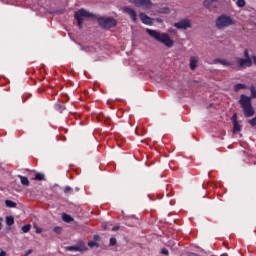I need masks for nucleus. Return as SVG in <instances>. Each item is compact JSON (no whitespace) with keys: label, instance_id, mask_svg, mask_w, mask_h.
Returning a JSON list of instances; mask_svg holds the SVG:
<instances>
[{"label":"nucleus","instance_id":"1","mask_svg":"<svg viewBox=\"0 0 256 256\" xmlns=\"http://www.w3.org/2000/svg\"><path fill=\"white\" fill-rule=\"evenodd\" d=\"M146 33H148V35L151 36L152 39L158 41V43H162V45H165V47H173V39H171L169 34L161 33L157 30H151L149 28L146 29Z\"/></svg>","mask_w":256,"mask_h":256},{"label":"nucleus","instance_id":"15","mask_svg":"<svg viewBox=\"0 0 256 256\" xmlns=\"http://www.w3.org/2000/svg\"><path fill=\"white\" fill-rule=\"evenodd\" d=\"M18 178L20 179L21 185H23L24 187H29L30 185L29 178L22 175H18Z\"/></svg>","mask_w":256,"mask_h":256},{"label":"nucleus","instance_id":"26","mask_svg":"<svg viewBox=\"0 0 256 256\" xmlns=\"http://www.w3.org/2000/svg\"><path fill=\"white\" fill-rule=\"evenodd\" d=\"M93 239L96 240V241H90L88 242V247H95V245H97V234H95L93 236Z\"/></svg>","mask_w":256,"mask_h":256},{"label":"nucleus","instance_id":"18","mask_svg":"<svg viewBox=\"0 0 256 256\" xmlns=\"http://www.w3.org/2000/svg\"><path fill=\"white\" fill-rule=\"evenodd\" d=\"M6 225H8V227H11V225H15V218L13 216H7Z\"/></svg>","mask_w":256,"mask_h":256},{"label":"nucleus","instance_id":"34","mask_svg":"<svg viewBox=\"0 0 256 256\" xmlns=\"http://www.w3.org/2000/svg\"><path fill=\"white\" fill-rule=\"evenodd\" d=\"M120 229V226L119 225H116L112 228V231H119Z\"/></svg>","mask_w":256,"mask_h":256},{"label":"nucleus","instance_id":"3","mask_svg":"<svg viewBox=\"0 0 256 256\" xmlns=\"http://www.w3.org/2000/svg\"><path fill=\"white\" fill-rule=\"evenodd\" d=\"M236 66H233L234 71H241L242 69H247L253 65V60L249 56V50H244V58L236 57Z\"/></svg>","mask_w":256,"mask_h":256},{"label":"nucleus","instance_id":"6","mask_svg":"<svg viewBox=\"0 0 256 256\" xmlns=\"http://www.w3.org/2000/svg\"><path fill=\"white\" fill-rule=\"evenodd\" d=\"M98 24L103 29H113V27H117V20L113 17H99Z\"/></svg>","mask_w":256,"mask_h":256},{"label":"nucleus","instance_id":"24","mask_svg":"<svg viewBox=\"0 0 256 256\" xmlns=\"http://www.w3.org/2000/svg\"><path fill=\"white\" fill-rule=\"evenodd\" d=\"M64 193H65V195H71V194H73V188H71L70 186H66V187L64 188Z\"/></svg>","mask_w":256,"mask_h":256},{"label":"nucleus","instance_id":"29","mask_svg":"<svg viewBox=\"0 0 256 256\" xmlns=\"http://www.w3.org/2000/svg\"><path fill=\"white\" fill-rule=\"evenodd\" d=\"M109 243L111 247H115V245H117V238L111 237Z\"/></svg>","mask_w":256,"mask_h":256},{"label":"nucleus","instance_id":"21","mask_svg":"<svg viewBox=\"0 0 256 256\" xmlns=\"http://www.w3.org/2000/svg\"><path fill=\"white\" fill-rule=\"evenodd\" d=\"M5 205H6V207H9L10 209H13V208L17 207V203H15L11 200H6Z\"/></svg>","mask_w":256,"mask_h":256},{"label":"nucleus","instance_id":"30","mask_svg":"<svg viewBox=\"0 0 256 256\" xmlns=\"http://www.w3.org/2000/svg\"><path fill=\"white\" fill-rule=\"evenodd\" d=\"M66 251H79L77 248V244L75 246L66 247Z\"/></svg>","mask_w":256,"mask_h":256},{"label":"nucleus","instance_id":"43","mask_svg":"<svg viewBox=\"0 0 256 256\" xmlns=\"http://www.w3.org/2000/svg\"><path fill=\"white\" fill-rule=\"evenodd\" d=\"M76 191H79V188H76Z\"/></svg>","mask_w":256,"mask_h":256},{"label":"nucleus","instance_id":"25","mask_svg":"<svg viewBox=\"0 0 256 256\" xmlns=\"http://www.w3.org/2000/svg\"><path fill=\"white\" fill-rule=\"evenodd\" d=\"M22 231L23 233H29V231H31V224H26L22 226Z\"/></svg>","mask_w":256,"mask_h":256},{"label":"nucleus","instance_id":"35","mask_svg":"<svg viewBox=\"0 0 256 256\" xmlns=\"http://www.w3.org/2000/svg\"><path fill=\"white\" fill-rule=\"evenodd\" d=\"M31 253H33V250H28L26 253H25V255L27 256V255H31Z\"/></svg>","mask_w":256,"mask_h":256},{"label":"nucleus","instance_id":"37","mask_svg":"<svg viewBox=\"0 0 256 256\" xmlns=\"http://www.w3.org/2000/svg\"><path fill=\"white\" fill-rule=\"evenodd\" d=\"M156 21H157V23H163V19H161V18H157Z\"/></svg>","mask_w":256,"mask_h":256},{"label":"nucleus","instance_id":"39","mask_svg":"<svg viewBox=\"0 0 256 256\" xmlns=\"http://www.w3.org/2000/svg\"><path fill=\"white\" fill-rule=\"evenodd\" d=\"M36 233H42V230H41L40 228H38V229L36 230Z\"/></svg>","mask_w":256,"mask_h":256},{"label":"nucleus","instance_id":"22","mask_svg":"<svg viewBox=\"0 0 256 256\" xmlns=\"http://www.w3.org/2000/svg\"><path fill=\"white\" fill-rule=\"evenodd\" d=\"M62 219L65 221V223H71V221H73V217L65 213L62 215Z\"/></svg>","mask_w":256,"mask_h":256},{"label":"nucleus","instance_id":"7","mask_svg":"<svg viewBox=\"0 0 256 256\" xmlns=\"http://www.w3.org/2000/svg\"><path fill=\"white\" fill-rule=\"evenodd\" d=\"M135 7H144V9H151L153 2L151 0H129Z\"/></svg>","mask_w":256,"mask_h":256},{"label":"nucleus","instance_id":"16","mask_svg":"<svg viewBox=\"0 0 256 256\" xmlns=\"http://www.w3.org/2000/svg\"><path fill=\"white\" fill-rule=\"evenodd\" d=\"M157 13H160L162 15H169V13H171V9H169V7H167V6L160 7L157 9Z\"/></svg>","mask_w":256,"mask_h":256},{"label":"nucleus","instance_id":"32","mask_svg":"<svg viewBox=\"0 0 256 256\" xmlns=\"http://www.w3.org/2000/svg\"><path fill=\"white\" fill-rule=\"evenodd\" d=\"M213 3V0H204L203 5L204 7H209Z\"/></svg>","mask_w":256,"mask_h":256},{"label":"nucleus","instance_id":"45","mask_svg":"<svg viewBox=\"0 0 256 256\" xmlns=\"http://www.w3.org/2000/svg\"><path fill=\"white\" fill-rule=\"evenodd\" d=\"M97 239H99V236L97 237Z\"/></svg>","mask_w":256,"mask_h":256},{"label":"nucleus","instance_id":"44","mask_svg":"<svg viewBox=\"0 0 256 256\" xmlns=\"http://www.w3.org/2000/svg\"><path fill=\"white\" fill-rule=\"evenodd\" d=\"M0 231H1V222H0Z\"/></svg>","mask_w":256,"mask_h":256},{"label":"nucleus","instance_id":"38","mask_svg":"<svg viewBox=\"0 0 256 256\" xmlns=\"http://www.w3.org/2000/svg\"><path fill=\"white\" fill-rule=\"evenodd\" d=\"M252 61H253L254 65H256V56H252Z\"/></svg>","mask_w":256,"mask_h":256},{"label":"nucleus","instance_id":"36","mask_svg":"<svg viewBox=\"0 0 256 256\" xmlns=\"http://www.w3.org/2000/svg\"><path fill=\"white\" fill-rule=\"evenodd\" d=\"M6 255H7V253H6L5 251L2 250V251L0 252V256H6Z\"/></svg>","mask_w":256,"mask_h":256},{"label":"nucleus","instance_id":"31","mask_svg":"<svg viewBox=\"0 0 256 256\" xmlns=\"http://www.w3.org/2000/svg\"><path fill=\"white\" fill-rule=\"evenodd\" d=\"M236 4L238 7H245V0H237Z\"/></svg>","mask_w":256,"mask_h":256},{"label":"nucleus","instance_id":"14","mask_svg":"<svg viewBox=\"0 0 256 256\" xmlns=\"http://www.w3.org/2000/svg\"><path fill=\"white\" fill-rule=\"evenodd\" d=\"M76 247L80 253L87 251V245H85V242H83V241H79L76 244Z\"/></svg>","mask_w":256,"mask_h":256},{"label":"nucleus","instance_id":"10","mask_svg":"<svg viewBox=\"0 0 256 256\" xmlns=\"http://www.w3.org/2000/svg\"><path fill=\"white\" fill-rule=\"evenodd\" d=\"M139 18L144 25H153V18L149 17L144 12L139 13Z\"/></svg>","mask_w":256,"mask_h":256},{"label":"nucleus","instance_id":"28","mask_svg":"<svg viewBox=\"0 0 256 256\" xmlns=\"http://www.w3.org/2000/svg\"><path fill=\"white\" fill-rule=\"evenodd\" d=\"M251 96L250 99H256V90L254 87L250 88Z\"/></svg>","mask_w":256,"mask_h":256},{"label":"nucleus","instance_id":"19","mask_svg":"<svg viewBox=\"0 0 256 256\" xmlns=\"http://www.w3.org/2000/svg\"><path fill=\"white\" fill-rule=\"evenodd\" d=\"M56 111H59L60 113H63V111H65V105L61 104V103H56L54 105Z\"/></svg>","mask_w":256,"mask_h":256},{"label":"nucleus","instance_id":"33","mask_svg":"<svg viewBox=\"0 0 256 256\" xmlns=\"http://www.w3.org/2000/svg\"><path fill=\"white\" fill-rule=\"evenodd\" d=\"M161 253H162V255H169V250H167L166 248H163L161 250Z\"/></svg>","mask_w":256,"mask_h":256},{"label":"nucleus","instance_id":"8","mask_svg":"<svg viewBox=\"0 0 256 256\" xmlns=\"http://www.w3.org/2000/svg\"><path fill=\"white\" fill-rule=\"evenodd\" d=\"M122 11L123 13H126L127 15H129L133 23H137V12H135L133 8L125 6L122 8Z\"/></svg>","mask_w":256,"mask_h":256},{"label":"nucleus","instance_id":"11","mask_svg":"<svg viewBox=\"0 0 256 256\" xmlns=\"http://www.w3.org/2000/svg\"><path fill=\"white\" fill-rule=\"evenodd\" d=\"M232 125H233V133H239L241 131V125L237 121V113H234L231 117Z\"/></svg>","mask_w":256,"mask_h":256},{"label":"nucleus","instance_id":"2","mask_svg":"<svg viewBox=\"0 0 256 256\" xmlns=\"http://www.w3.org/2000/svg\"><path fill=\"white\" fill-rule=\"evenodd\" d=\"M238 103L243 111L244 117H253L255 115V108H253L251 97L242 94Z\"/></svg>","mask_w":256,"mask_h":256},{"label":"nucleus","instance_id":"9","mask_svg":"<svg viewBox=\"0 0 256 256\" xmlns=\"http://www.w3.org/2000/svg\"><path fill=\"white\" fill-rule=\"evenodd\" d=\"M174 27H176V29H189L191 27V20L183 19L177 23H174Z\"/></svg>","mask_w":256,"mask_h":256},{"label":"nucleus","instance_id":"4","mask_svg":"<svg viewBox=\"0 0 256 256\" xmlns=\"http://www.w3.org/2000/svg\"><path fill=\"white\" fill-rule=\"evenodd\" d=\"M93 17H95L93 13L83 8L79 9L74 13V18L77 20V25L79 29H83V22H85L86 19H93Z\"/></svg>","mask_w":256,"mask_h":256},{"label":"nucleus","instance_id":"40","mask_svg":"<svg viewBox=\"0 0 256 256\" xmlns=\"http://www.w3.org/2000/svg\"><path fill=\"white\" fill-rule=\"evenodd\" d=\"M100 117H101V116H98V118H97L98 121H101Z\"/></svg>","mask_w":256,"mask_h":256},{"label":"nucleus","instance_id":"13","mask_svg":"<svg viewBox=\"0 0 256 256\" xmlns=\"http://www.w3.org/2000/svg\"><path fill=\"white\" fill-rule=\"evenodd\" d=\"M198 65H199V59H197V57H195V56L190 57V69H191V71H195L197 69Z\"/></svg>","mask_w":256,"mask_h":256},{"label":"nucleus","instance_id":"12","mask_svg":"<svg viewBox=\"0 0 256 256\" xmlns=\"http://www.w3.org/2000/svg\"><path fill=\"white\" fill-rule=\"evenodd\" d=\"M217 63H220V65H224V67H231L232 69L233 67H237V65H235L233 62L221 58L214 59V64L217 65Z\"/></svg>","mask_w":256,"mask_h":256},{"label":"nucleus","instance_id":"23","mask_svg":"<svg viewBox=\"0 0 256 256\" xmlns=\"http://www.w3.org/2000/svg\"><path fill=\"white\" fill-rule=\"evenodd\" d=\"M85 51L87 53H95L96 49H95V46L88 45V46H85Z\"/></svg>","mask_w":256,"mask_h":256},{"label":"nucleus","instance_id":"17","mask_svg":"<svg viewBox=\"0 0 256 256\" xmlns=\"http://www.w3.org/2000/svg\"><path fill=\"white\" fill-rule=\"evenodd\" d=\"M34 181H45V174L41 172L36 173Z\"/></svg>","mask_w":256,"mask_h":256},{"label":"nucleus","instance_id":"27","mask_svg":"<svg viewBox=\"0 0 256 256\" xmlns=\"http://www.w3.org/2000/svg\"><path fill=\"white\" fill-rule=\"evenodd\" d=\"M54 233H56L57 235H61V233H63V228L60 226H56L53 229Z\"/></svg>","mask_w":256,"mask_h":256},{"label":"nucleus","instance_id":"42","mask_svg":"<svg viewBox=\"0 0 256 256\" xmlns=\"http://www.w3.org/2000/svg\"><path fill=\"white\" fill-rule=\"evenodd\" d=\"M213 2H217V1H219V0H212Z\"/></svg>","mask_w":256,"mask_h":256},{"label":"nucleus","instance_id":"41","mask_svg":"<svg viewBox=\"0 0 256 256\" xmlns=\"http://www.w3.org/2000/svg\"><path fill=\"white\" fill-rule=\"evenodd\" d=\"M220 256H229L228 254H222V255H220Z\"/></svg>","mask_w":256,"mask_h":256},{"label":"nucleus","instance_id":"5","mask_svg":"<svg viewBox=\"0 0 256 256\" xmlns=\"http://www.w3.org/2000/svg\"><path fill=\"white\" fill-rule=\"evenodd\" d=\"M230 25H235V21L230 16L221 15L216 19L217 29H225V27H230Z\"/></svg>","mask_w":256,"mask_h":256},{"label":"nucleus","instance_id":"20","mask_svg":"<svg viewBox=\"0 0 256 256\" xmlns=\"http://www.w3.org/2000/svg\"><path fill=\"white\" fill-rule=\"evenodd\" d=\"M241 89H247V86L245 84H236L234 85V91L237 93V91H241Z\"/></svg>","mask_w":256,"mask_h":256}]
</instances>
